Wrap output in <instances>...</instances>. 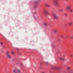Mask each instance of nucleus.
Segmentation results:
<instances>
[{
	"mask_svg": "<svg viewBox=\"0 0 73 73\" xmlns=\"http://www.w3.org/2000/svg\"><path fill=\"white\" fill-rule=\"evenodd\" d=\"M65 57V55L63 56V58H64V57Z\"/></svg>",
	"mask_w": 73,
	"mask_h": 73,
	"instance_id": "obj_21",
	"label": "nucleus"
},
{
	"mask_svg": "<svg viewBox=\"0 0 73 73\" xmlns=\"http://www.w3.org/2000/svg\"><path fill=\"white\" fill-rule=\"evenodd\" d=\"M13 72L15 73H20V71L18 70L17 68H15V70H13Z\"/></svg>",
	"mask_w": 73,
	"mask_h": 73,
	"instance_id": "obj_2",
	"label": "nucleus"
},
{
	"mask_svg": "<svg viewBox=\"0 0 73 73\" xmlns=\"http://www.w3.org/2000/svg\"><path fill=\"white\" fill-rule=\"evenodd\" d=\"M44 26H45V27H46V26H47V25H46V23H44Z\"/></svg>",
	"mask_w": 73,
	"mask_h": 73,
	"instance_id": "obj_14",
	"label": "nucleus"
},
{
	"mask_svg": "<svg viewBox=\"0 0 73 73\" xmlns=\"http://www.w3.org/2000/svg\"><path fill=\"white\" fill-rule=\"evenodd\" d=\"M53 3L55 5L57 6L58 5V0H54L53 1Z\"/></svg>",
	"mask_w": 73,
	"mask_h": 73,
	"instance_id": "obj_1",
	"label": "nucleus"
},
{
	"mask_svg": "<svg viewBox=\"0 0 73 73\" xmlns=\"http://www.w3.org/2000/svg\"><path fill=\"white\" fill-rule=\"evenodd\" d=\"M45 63H46V64H48V63L47 62H46Z\"/></svg>",
	"mask_w": 73,
	"mask_h": 73,
	"instance_id": "obj_28",
	"label": "nucleus"
},
{
	"mask_svg": "<svg viewBox=\"0 0 73 73\" xmlns=\"http://www.w3.org/2000/svg\"><path fill=\"white\" fill-rule=\"evenodd\" d=\"M37 8V6H35L34 7V9H36Z\"/></svg>",
	"mask_w": 73,
	"mask_h": 73,
	"instance_id": "obj_19",
	"label": "nucleus"
},
{
	"mask_svg": "<svg viewBox=\"0 0 73 73\" xmlns=\"http://www.w3.org/2000/svg\"><path fill=\"white\" fill-rule=\"evenodd\" d=\"M9 52L7 51L6 52V54L7 55V56L8 58H11V56L9 54Z\"/></svg>",
	"mask_w": 73,
	"mask_h": 73,
	"instance_id": "obj_4",
	"label": "nucleus"
},
{
	"mask_svg": "<svg viewBox=\"0 0 73 73\" xmlns=\"http://www.w3.org/2000/svg\"><path fill=\"white\" fill-rule=\"evenodd\" d=\"M54 69H57V70H60V67L56 66L54 68Z\"/></svg>",
	"mask_w": 73,
	"mask_h": 73,
	"instance_id": "obj_6",
	"label": "nucleus"
},
{
	"mask_svg": "<svg viewBox=\"0 0 73 73\" xmlns=\"http://www.w3.org/2000/svg\"><path fill=\"white\" fill-rule=\"evenodd\" d=\"M63 37V36H61V37Z\"/></svg>",
	"mask_w": 73,
	"mask_h": 73,
	"instance_id": "obj_29",
	"label": "nucleus"
},
{
	"mask_svg": "<svg viewBox=\"0 0 73 73\" xmlns=\"http://www.w3.org/2000/svg\"><path fill=\"white\" fill-rule=\"evenodd\" d=\"M43 12L44 13H45V14H46V15H49V12L47 11L46 10H45L43 11Z\"/></svg>",
	"mask_w": 73,
	"mask_h": 73,
	"instance_id": "obj_5",
	"label": "nucleus"
},
{
	"mask_svg": "<svg viewBox=\"0 0 73 73\" xmlns=\"http://www.w3.org/2000/svg\"><path fill=\"white\" fill-rule=\"evenodd\" d=\"M11 54H15V53L13 52H11Z\"/></svg>",
	"mask_w": 73,
	"mask_h": 73,
	"instance_id": "obj_18",
	"label": "nucleus"
},
{
	"mask_svg": "<svg viewBox=\"0 0 73 73\" xmlns=\"http://www.w3.org/2000/svg\"><path fill=\"white\" fill-rule=\"evenodd\" d=\"M2 53H3V52H4V51H2Z\"/></svg>",
	"mask_w": 73,
	"mask_h": 73,
	"instance_id": "obj_30",
	"label": "nucleus"
},
{
	"mask_svg": "<svg viewBox=\"0 0 73 73\" xmlns=\"http://www.w3.org/2000/svg\"><path fill=\"white\" fill-rule=\"evenodd\" d=\"M52 16L53 17H54L55 19H58V17L56 16V14L55 13L53 14Z\"/></svg>",
	"mask_w": 73,
	"mask_h": 73,
	"instance_id": "obj_3",
	"label": "nucleus"
},
{
	"mask_svg": "<svg viewBox=\"0 0 73 73\" xmlns=\"http://www.w3.org/2000/svg\"><path fill=\"white\" fill-rule=\"evenodd\" d=\"M53 32L54 33H56L57 32V30H54V31Z\"/></svg>",
	"mask_w": 73,
	"mask_h": 73,
	"instance_id": "obj_13",
	"label": "nucleus"
},
{
	"mask_svg": "<svg viewBox=\"0 0 73 73\" xmlns=\"http://www.w3.org/2000/svg\"><path fill=\"white\" fill-rule=\"evenodd\" d=\"M42 73H45V72H42Z\"/></svg>",
	"mask_w": 73,
	"mask_h": 73,
	"instance_id": "obj_24",
	"label": "nucleus"
},
{
	"mask_svg": "<svg viewBox=\"0 0 73 73\" xmlns=\"http://www.w3.org/2000/svg\"><path fill=\"white\" fill-rule=\"evenodd\" d=\"M59 59L60 60H64V58L62 59L61 57H60Z\"/></svg>",
	"mask_w": 73,
	"mask_h": 73,
	"instance_id": "obj_11",
	"label": "nucleus"
},
{
	"mask_svg": "<svg viewBox=\"0 0 73 73\" xmlns=\"http://www.w3.org/2000/svg\"><path fill=\"white\" fill-rule=\"evenodd\" d=\"M71 68V67H68L67 68V70H70Z\"/></svg>",
	"mask_w": 73,
	"mask_h": 73,
	"instance_id": "obj_10",
	"label": "nucleus"
},
{
	"mask_svg": "<svg viewBox=\"0 0 73 73\" xmlns=\"http://www.w3.org/2000/svg\"><path fill=\"white\" fill-rule=\"evenodd\" d=\"M71 38H73V36L71 37Z\"/></svg>",
	"mask_w": 73,
	"mask_h": 73,
	"instance_id": "obj_27",
	"label": "nucleus"
},
{
	"mask_svg": "<svg viewBox=\"0 0 73 73\" xmlns=\"http://www.w3.org/2000/svg\"><path fill=\"white\" fill-rule=\"evenodd\" d=\"M72 22H70L69 23H68V24L69 25H72Z\"/></svg>",
	"mask_w": 73,
	"mask_h": 73,
	"instance_id": "obj_8",
	"label": "nucleus"
},
{
	"mask_svg": "<svg viewBox=\"0 0 73 73\" xmlns=\"http://www.w3.org/2000/svg\"><path fill=\"white\" fill-rule=\"evenodd\" d=\"M40 65H42V62H41L40 63Z\"/></svg>",
	"mask_w": 73,
	"mask_h": 73,
	"instance_id": "obj_22",
	"label": "nucleus"
},
{
	"mask_svg": "<svg viewBox=\"0 0 73 73\" xmlns=\"http://www.w3.org/2000/svg\"><path fill=\"white\" fill-rule=\"evenodd\" d=\"M70 12H73V10H72V9H70Z\"/></svg>",
	"mask_w": 73,
	"mask_h": 73,
	"instance_id": "obj_15",
	"label": "nucleus"
},
{
	"mask_svg": "<svg viewBox=\"0 0 73 73\" xmlns=\"http://www.w3.org/2000/svg\"><path fill=\"white\" fill-rule=\"evenodd\" d=\"M35 3H36V4H37V3H38V2L37 1H35Z\"/></svg>",
	"mask_w": 73,
	"mask_h": 73,
	"instance_id": "obj_20",
	"label": "nucleus"
},
{
	"mask_svg": "<svg viewBox=\"0 0 73 73\" xmlns=\"http://www.w3.org/2000/svg\"><path fill=\"white\" fill-rule=\"evenodd\" d=\"M52 46H54V45L52 44Z\"/></svg>",
	"mask_w": 73,
	"mask_h": 73,
	"instance_id": "obj_25",
	"label": "nucleus"
},
{
	"mask_svg": "<svg viewBox=\"0 0 73 73\" xmlns=\"http://www.w3.org/2000/svg\"><path fill=\"white\" fill-rule=\"evenodd\" d=\"M45 6H46V7H50V5L48 4H46Z\"/></svg>",
	"mask_w": 73,
	"mask_h": 73,
	"instance_id": "obj_9",
	"label": "nucleus"
},
{
	"mask_svg": "<svg viewBox=\"0 0 73 73\" xmlns=\"http://www.w3.org/2000/svg\"><path fill=\"white\" fill-rule=\"evenodd\" d=\"M64 15L65 16H68V14H65Z\"/></svg>",
	"mask_w": 73,
	"mask_h": 73,
	"instance_id": "obj_16",
	"label": "nucleus"
},
{
	"mask_svg": "<svg viewBox=\"0 0 73 73\" xmlns=\"http://www.w3.org/2000/svg\"><path fill=\"white\" fill-rule=\"evenodd\" d=\"M0 44H1V45H3V43L1 42H0Z\"/></svg>",
	"mask_w": 73,
	"mask_h": 73,
	"instance_id": "obj_17",
	"label": "nucleus"
},
{
	"mask_svg": "<svg viewBox=\"0 0 73 73\" xmlns=\"http://www.w3.org/2000/svg\"><path fill=\"white\" fill-rule=\"evenodd\" d=\"M3 48H5L4 46H3Z\"/></svg>",
	"mask_w": 73,
	"mask_h": 73,
	"instance_id": "obj_26",
	"label": "nucleus"
},
{
	"mask_svg": "<svg viewBox=\"0 0 73 73\" xmlns=\"http://www.w3.org/2000/svg\"><path fill=\"white\" fill-rule=\"evenodd\" d=\"M59 11H60V12H62V11H63V9H60L59 10Z\"/></svg>",
	"mask_w": 73,
	"mask_h": 73,
	"instance_id": "obj_12",
	"label": "nucleus"
},
{
	"mask_svg": "<svg viewBox=\"0 0 73 73\" xmlns=\"http://www.w3.org/2000/svg\"><path fill=\"white\" fill-rule=\"evenodd\" d=\"M70 8H71V6H68V7H67L66 8V9H67V10L69 9H70Z\"/></svg>",
	"mask_w": 73,
	"mask_h": 73,
	"instance_id": "obj_7",
	"label": "nucleus"
},
{
	"mask_svg": "<svg viewBox=\"0 0 73 73\" xmlns=\"http://www.w3.org/2000/svg\"><path fill=\"white\" fill-rule=\"evenodd\" d=\"M66 38H67V36H66L65 38V39H66Z\"/></svg>",
	"mask_w": 73,
	"mask_h": 73,
	"instance_id": "obj_23",
	"label": "nucleus"
}]
</instances>
